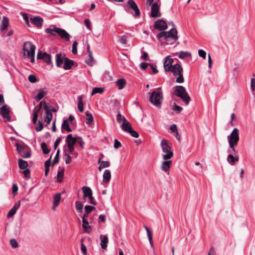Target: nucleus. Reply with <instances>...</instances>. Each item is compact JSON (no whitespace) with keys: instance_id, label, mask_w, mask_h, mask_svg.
I'll return each instance as SVG.
<instances>
[{"instance_id":"f257e3e1","label":"nucleus","mask_w":255,"mask_h":255,"mask_svg":"<svg viewBox=\"0 0 255 255\" xmlns=\"http://www.w3.org/2000/svg\"><path fill=\"white\" fill-rule=\"evenodd\" d=\"M227 139L230 147L228 152L234 155L238 152L236 147L240 140L239 129L237 128H234L230 134L227 136Z\"/></svg>"},{"instance_id":"f03ea898","label":"nucleus","mask_w":255,"mask_h":255,"mask_svg":"<svg viewBox=\"0 0 255 255\" xmlns=\"http://www.w3.org/2000/svg\"><path fill=\"white\" fill-rule=\"evenodd\" d=\"M35 46L30 42H26L24 43L23 50L24 51L23 54L24 57H27L30 59L31 63L35 61L34 55Z\"/></svg>"},{"instance_id":"7ed1b4c3","label":"nucleus","mask_w":255,"mask_h":255,"mask_svg":"<svg viewBox=\"0 0 255 255\" xmlns=\"http://www.w3.org/2000/svg\"><path fill=\"white\" fill-rule=\"evenodd\" d=\"M173 89L175 95L180 98L185 102L186 105H188L190 100V98L186 92V89L182 86H176L174 87Z\"/></svg>"},{"instance_id":"20e7f679","label":"nucleus","mask_w":255,"mask_h":255,"mask_svg":"<svg viewBox=\"0 0 255 255\" xmlns=\"http://www.w3.org/2000/svg\"><path fill=\"white\" fill-rule=\"evenodd\" d=\"M158 38H163L166 41H168L169 38H172L174 41L178 39L177 36V31L176 29L173 28L169 31H161L157 35Z\"/></svg>"},{"instance_id":"39448f33","label":"nucleus","mask_w":255,"mask_h":255,"mask_svg":"<svg viewBox=\"0 0 255 255\" xmlns=\"http://www.w3.org/2000/svg\"><path fill=\"white\" fill-rule=\"evenodd\" d=\"M182 71V66L179 64H176L173 65L169 72L172 73L174 76H178L176 80L177 83H182L184 81Z\"/></svg>"},{"instance_id":"423d86ee","label":"nucleus","mask_w":255,"mask_h":255,"mask_svg":"<svg viewBox=\"0 0 255 255\" xmlns=\"http://www.w3.org/2000/svg\"><path fill=\"white\" fill-rule=\"evenodd\" d=\"M160 146L162 148L163 152V159L164 160L170 159L173 155V151H171V148L169 145L168 144L167 140H162L160 143Z\"/></svg>"},{"instance_id":"0eeeda50","label":"nucleus","mask_w":255,"mask_h":255,"mask_svg":"<svg viewBox=\"0 0 255 255\" xmlns=\"http://www.w3.org/2000/svg\"><path fill=\"white\" fill-rule=\"evenodd\" d=\"M162 93L153 91L149 98V101L155 106L159 107L162 102Z\"/></svg>"},{"instance_id":"6e6552de","label":"nucleus","mask_w":255,"mask_h":255,"mask_svg":"<svg viewBox=\"0 0 255 255\" xmlns=\"http://www.w3.org/2000/svg\"><path fill=\"white\" fill-rule=\"evenodd\" d=\"M16 150L23 158H27L31 156V151L27 147L19 143L15 144Z\"/></svg>"},{"instance_id":"1a4fd4ad","label":"nucleus","mask_w":255,"mask_h":255,"mask_svg":"<svg viewBox=\"0 0 255 255\" xmlns=\"http://www.w3.org/2000/svg\"><path fill=\"white\" fill-rule=\"evenodd\" d=\"M161 15L160 12V4L157 2H154L151 6L150 16L152 17H159Z\"/></svg>"},{"instance_id":"9d476101","label":"nucleus","mask_w":255,"mask_h":255,"mask_svg":"<svg viewBox=\"0 0 255 255\" xmlns=\"http://www.w3.org/2000/svg\"><path fill=\"white\" fill-rule=\"evenodd\" d=\"M127 4L129 7L134 11L133 14V16L138 17L140 15V12L136 3L133 0H128Z\"/></svg>"},{"instance_id":"9b49d317","label":"nucleus","mask_w":255,"mask_h":255,"mask_svg":"<svg viewBox=\"0 0 255 255\" xmlns=\"http://www.w3.org/2000/svg\"><path fill=\"white\" fill-rule=\"evenodd\" d=\"M37 59H43L48 64L51 63V57L46 52H42L41 51L39 50L37 53Z\"/></svg>"},{"instance_id":"f8f14e48","label":"nucleus","mask_w":255,"mask_h":255,"mask_svg":"<svg viewBox=\"0 0 255 255\" xmlns=\"http://www.w3.org/2000/svg\"><path fill=\"white\" fill-rule=\"evenodd\" d=\"M173 59L170 56H166L164 59L163 67L166 72H169L173 66Z\"/></svg>"},{"instance_id":"ddd939ff","label":"nucleus","mask_w":255,"mask_h":255,"mask_svg":"<svg viewBox=\"0 0 255 255\" xmlns=\"http://www.w3.org/2000/svg\"><path fill=\"white\" fill-rule=\"evenodd\" d=\"M44 109L46 113L44 121L47 123V125H49L52 119L53 115L52 114L50 113V108L47 106L46 103H44Z\"/></svg>"},{"instance_id":"4468645a","label":"nucleus","mask_w":255,"mask_h":255,"mask_svg":"<svg viewBox=\"0 0 255 255\" xmlns=\"http://www.w3.org/2000/svg\"><path fill=\"white\" fill-rule=\"evenodd\" d=\"M172 164V161L170 159L164 160L161 162V170L167 173V174H169V170L171 165Z\"/></svg>"},{"instance_id":"2eb2a0df","label":"nucleus","mask_w":255,"mask_h":255,"mask_svg":"<svg viewBox=\"0 0 255 255\" xmlns=\"http://www.w3.org/2000/svg\"><path fill=\"white\" fill-rule=\"evenodd\" d=\"M154 27L155 28L162 31L166 29L167 28V24L164 20L159 19L155 21Z\"/></svg>"},{"instance_id":"dca6fc26","label":"nucleus","mask_w":255,"mask_h":255,"mask_svg":"<svg viewBox=\"0 0 255 255\" xmlns=\"http://www.w3.org/2000/svg\"><path fill=\"white\" fill-rule=\"evenodd\" d=\"M10 110L8 107L6 105H3L0 108V114L3 118L6 119L7 120L9 121Z\"/></svg>"},{"instance_id":"f3484780","label":"nucleus","mask_w":255,"mask_h":255,"mask_svg":"<svg viewBox=\"0 0 255 255\" xmlns=\"http://www.w3.org/2000/svg\"><path fill=\"white\" fill-rule=\"evenodd\" d=\"M82 190L83 193V199L86 200V198H88L91 197L93 195V192L91 189L88 186H83L82 188Z\"/></svg>"},{"instance_id":"a211bd4d","label":"nucleus","mask_w":255,"mask_h":255,"mask_svg":"<svg viewBox=\"0 0 255 255\" xmlns=\"http://www.w3.org/2000/svg\"><path fill=\"white\" fill-rule=\"evenodd\" d=\"M56 66L58 67H61L63 63H64L65 59L67 58L65 55H62L61 54L58 53L56 55Z\"/></svg>"},{"instance_id":"6ab92c4d","label":"nucleus","mask_w":255,"mask_h":255,"mask_svg":"<svg viewBox=\"0 0 255 255\" xmlns=\"http://www.w3.org/2000/svg\"><path fill=\"white\" fill-rule=\"evenodd\" d=\"M57 30V33L62 38L65 39L66 40H69L70 35L65 30L60 28Z\"/></svg>"},{"instance_id":"aec40b11","label":"nucleus","mask_w":255,"mask_h":255,"mask_svg":"<svg viewBox=\"0 0 255 255\" xmlns=\"http://www.w3.org/2000/svg\"><path fill=\"white\" fill-rule=\"evenodd\" d=\"M103 181L105 184H108L111 179V173L109 169L105 170L103 175Z\"/></svg>"},{"instance_id":"412c9836","label":"nucleus","mask_w":255,"mask_h":255,"mask_svg":"<svg viewBox=\"0 0 255 255\" xmlns=\"http://www.w3.org/2000/svg\"><path fill=\"white\" fill-rule=\"evenodd\" d=\"M239 160L238 156H234L232 154H229L227 157V162L231 165H233Z\"/></svg>"},{"instance_id":"4be33fe9","label":"nucleus","mask_w":255,"mask_h":255,"mask_svg":"<svg viewBox=\"0 0 255 255\" xmlns=\"http://www.w3.org/2000/svg\"><path fill=\"white\" fill-rule=\"evenodd\" d=\"M31 22L38 27H40L42 24L43 19L40 16L34 17L30 18Z\"/></svg>"},{"instance_id":"5701e85b","label":"nucleus","mask_w":255,"mask_h":255,"mask_svg":"<svg viewBox=\"0 0 255 255\" xmlns=\"http://www.w3.org/2000/svg\"><path fill=\"white\" fill-rule=\"evenodd\" d=\"M59 28L54 25H51L49 28L46 29L45 32L49 36H55Z\"/></svg>"},{"instance_id":"b1692460","label":"nucleus","mask_w":255,"mask_h":255,"mask_svg":"<svg viewBox=\"0 0 255 255\" xmlns=\"http://www.w3.org/2000/svg\"><path fill=\"white\" fill-rule=\"evenodd\" d=\"M100 238L101 239L100 246L102 249L105 250L107 247V244L109 242L108 238L107 236L102 235L100 236Z\"/></svg>"},{"instance_id":"393cba45","label":"nucleus","mask_w":255,"mask_h":255,"mask_svg":"<svg viewBox=\"0 0 255 255\" xmlns=\"http://www.w3.org/2000/svg\"><path fill=\"white\" fill-rule=\"evenodd\" d=\"M77 141V137L72 136V134H69L67 136L66 142L67 146H74Z\"/></svg>"},{"instance_id":"a878e982","label":"nucleus","mask_w":255,"mask_h":255,"mask_svg":"<svg viewBox=\"0 0 255 255\" xmlns=\"http://www.w3.org/2000/svg\"><path fill=\"white\" fill-rule=\"evenodd\" d=\"M60 199H61V194L60 193H57L54 196L53 205L52 207V209L53 210H56V207L59 204Z\"/></svg>"},{"instance_id":"bb28decb","label":"nucleus","mask_w":255,"mask_h":255,"mask_svg":"<svg viewBox=\"0 0 255 255\" xmlns=\"http://www.w3.org/2000/svg\"><path fill=\"white\" fill-rule=\"evenodd\" d=\"M126 84V80L125 79H119L116 82L117 87L119 90L124 89Z\"/></svg>"},{"instance_id":"cd10ccee","label":"nucleus","mask_w":255,"mask_h":255,"mask_svg":"<svg viewBox=\"0 0 255 255\" xmlns=\"http://www.w3.org/2000/svg\"><path fill=\"white\" fill-rule=\"evenodd\" d=\"M38 93L35 97V99L37 101H39L41 100L47 94V92L42 89L38 90Z\"/></svg>"},{"instance_id":"c85d7f7f","label":"nucleus","mask_w":255,"mask_h":255,"mask_svg":"<svg viewBox=\"0 0 255 255\" xmlns=\"http://www.w3.org/2000/svg\"><path fill=\"white\" fill-rule=\"evenodd\" d=\"M83 225L82 226L84 228V230L86 233H89L91 232L92 228L89 225V223L86 219H83Z\"/></svg>"},{"instance_id":"c756f323","label":"nucleus","mask_w":255,"mask_h":255,"mask_svg":"<svg viewBox=\"0 0 255 255\" xmlns=\"http://www.w3.org/2000/svg\"><path fill=\"white\" fill-rule=\"evenodd\" d=\"M62 132H63V129L66 130L68 132H70L72 129L69 127V123L68 120H64L61 126Z\"/></svg>"},{"instance_id":"7c9ffc66","label":"nucleus","mask_w":255,"mask_h":255,"mask_svg":"<svg viewBox=\"0 0 255 255\" xmlns=\"http://www.w3.org/2000/svg\"><path fill=\"white\" fill-rule=\"evenodd\" d=\"M122 127L124 130L128 132L132 128L130 124L127 120L122 123Z\"/></svg>"},{"instance_id":"2f4dec72","label":"nucleus","mask_w":255,"mask_h":255,"mask_svg":"<svg viewBox=\"0 0 255 255\" xmlns=\"http://www.w3.org/2000/svg\"><path fill=\"white\" fill-rule=\"evenodd\" d=\"M73 65V61L68 58H66L65 60L63 68L65 70H69L71 68Z\"/></svg>"},{"instance_id":"473e14b6","label":"nucleus","mask_w":255,"mask_h":255,"mask_svg":"<svg viewBox=\"0 0 255 255\" xmlns=\"http://www.w3.org/2000/svg\"><path fill=\"white\" fill-rule=\"evenodd\" d=\"M77 99L78 100V109L80 112L82 113L84 111L83 97L82 96H79Z\"/></svg>"},{"instance_id":"72a5a7b5","label":"nucleus","mask_w":255,"mask_h":255,"mask_svg":"<svg viewBox=\"0 0 255 255\" xmlns=\"http://www.w3.org/2000/svg\"><path fill=\"white\" fill-rule=\"evenodd\" d=\"M39 111V109L35 108L33 110V118L32 122L34 124H36L37 122L38 114Z\"/></svg>"},{"instance_id":"f704fd0d","label":"nucleus","mask_w":255,"mask_h":255,"mask_svg":"<svg viewBox=\"0 0 255 255\" xmlns=\"http://www.w3.org/2000/svg\"><path fill=\"white\" fill-rule=\"evenodd\" d=\"M18 164L19 167L21 169H26L28 166V163L27 161L23 160L21 159H18Z\"/></svg>"},{"instance_id":"c9c22d12","label":"nucleus","mask_w":255,"mask_h":255,"mask_svg":"<svg viewBox=\"0 0 255 255\" xmlns=\"http://www.w3.org/2000/svg\"><path fill=\"white\" fill-rule=\"evenodd\" d=\"M9 20L7 18L4 16L1 22L0 29L1 30L5 29L8 25Z\"/></svg>"},{"instance_id":"e433bc0d","label":"nucleus","mask_w":255,"mask_h":255,"mask_svg":"<svg viewBox=\"0 0 255 255\" xmlns=\"http://www.w3.org/2000/svg\"><path fill=\"white\" fill-rule=\"evenodd\" d=\"M86 123L88 125L91 124L93 121V117L92 115L89 113L88 112H87L86 113Z\"/></svg>"},{"instance_id":"4c0bfd02","label":"nucleus","mask_w":255,"mask_h":255,"mask_svg":"<svg viewBox=\"0 0 255 255\" xmlns=\"http://www.w3.org/2000/svg\"><path fill=\"white\" fill-rule=\"evenodd\" d=\"M110 165V163L108 161H103L101 162L100 165L98 167L99 171H101L102 169L106 167H109Z\"/></svg>"},{"instance_id":"58836bf2","label":"nucleus","mask_w":255,"mask_h":255,"mask_svg":"<svg viewBox=\"0 0 255 255\" xmlns=\"http://www.w3.org/2000/svg\"><path fill=\"white\" fill-rule=\"evenodd\" d=\"M191 56V54L187 51H180L179 53L178 57L180 59H183L186 57Z\"/></svg>"},{"instance_id":"ea45409f","label":"nucleus","mask_w":255,"mask_h":255,"mask_svg":"<svg viewBox=\"0 0 255 255\" xmlns=\"http://www.w3.org/2000/svg\"><path fill=\"white\" fill-rule=\"evenodd\" d=\"M41 147L42 148L43 153L46 154L50 152V150L48 148L47 145L45 142H42L41 143Z\"/></svg>"},{"instance_id":"a19ab883","label":"nucleus","mask_w":255,"mask_h":255,"mask_svg":"<svg viewBox=\"0 0 255 255\" xmlns=\"http://www.w3.org/2000/svg\"><path fill=\"white\" fill-rule=\"evenodd\" d=\"M104 89L102 88H99V87H95L94 88L92 92V96L97 94V93H100L101 94L103 92Z\"/></svg>"},{"instance_id":"79ce46f5","label":"nucleus","mask_w":255,"mask_h":255,"mask_svg":"<svg viewBox=\"0 0 255 255\" xmlns=\"http://www.w3.org/2000/svg\"><path fill=\"white\" fill-rule=\"evenodd\" d=\"M83 205L82 203L80 201H76L75 202V207L76 210L79 212H81L83 210Z\"/></svg>"},{"instance_id":"37998d69","label":"nucleus","mask_w":255,"mask_h":255,"mask_svg":"<svg viewBox=\"0 0 255 255\" xmlns=\"http://www.w3.org/2000/svg\"><path fill=\"white\" fill-rule=\"evenodd\" d=\"M117 122L120 123L121 122H124L126 121V119L124 116H123L120 113H118L117 116Z\"/></svg>"},{"instance_id":"c03bdc74","label":"nucleus","mask_w":255,"mask_h":255,"mask_svg":"<svg viewBox=\"0 0 255 255\" xmlns=\"http://www.w3.org/2000/svg\"><path fill=\"white\" fill-rule=\"evenodd\" d=\"M76 142H77V143L79 144V145L80 146V147H81L82 149H83L84 148V145L85 144V142L83 140V139L81 137H80V136L77 137Z\"/></svg>"},{"instance_id":"a18cd8bd","label":"nucleus","mask_w":255,"mask_h":255,"mask_svg":"<svg viewBox=\"0 0 255 255\" xmlns=\"http://www.w3.org/2000/svg\"><path fill=\"white\" fill-rule=\"evenodd\" d=\"M60 152V149H58L52 163L53 165L59 162Z\"/></svg>"},{"instance_id":"49530a36","label":"nucleus","mask_w":255,"mask_h":255,"mask_svg":"<svg viewBox=\"0 0 255 255\" xmlns=\"http://www.w3.org/2000/svg\"><path fill=\"white\" fill-rule=\"evenodd\" d=\"M85 209L86 212L87 213H90L93 210L95 209V207L94 206H90V205H86L85 207Z\"/></svg>"},{"instance_id":"de8ad7c7","label":"nucleus","mask_w":255,"mask_h":255,"mask_svg":"<svg viewBox=\"0 0 255 255\" xmlns=\"http://www.w3.org/2000/svg\"><path fill=\"white\" fill-rule=\"evenodd\" d=\"M78 45V42L76 41H74L72 44V53L74 54H77V47Z\"/></svg>"},{"instance_id":"09e8293b","label":"nucleus","mask_w":255,"mask_h":255,"mask_svg":"<svg viewBox=\"0 0 255 255\" xmlns=\"http://www.w3.org/2000/svg\"><path fill=\"white\" fill-rule=\"evenodd\" d=\"M64 159L66 164H69L71 162V157L67 153H65L64 156Z\"/></svg>"},{"instance_id":"8fccbe9b","label":"nucleus","mask_w":255,"mask_h":255,"mask_svg":"<svg viewBox=\"0 0 255 255\" xmlns=\"http://www.w3.org/2000/svg\"><path fill=\"white\" fill-rule=\"evenodd\" d=\"M10 244L14 249L18 247V243L14 239H12L10 240Z\"/></svg>"},{"instance_id":"3c124183","label":"nucleus","mask_w":255,"mask_h":255,"mask_svg":"<svg viewBox=\"0 0 255 255\" xmlns=\"http://www.w3.org/2000/svg\"><path fill=\"white\" fill-rule=\"evenodd\" d=\"M43 128V126L42 123L41 122H39L38 123L36 124V126L35 128V130L37 131H41Z\"/></svg>"},{"instance_id":"603ef678","label":"nucleus","mask_w":255,"mask_h":255,"mask_svg":"<svg viewBox=\"0 0 255 255\" xmlns=\"http://www.w3.org/2000/svg\"><path fill=\"white\" fill-rule=\"evenodd\" d=\"M24 170L22 172V173L24 175V176L27 178H29L30 177V170L28 168L24 169Z\"/></svg>"},{"instance_id":"864d4df0","label":"nucleus","mask_w":255,"mask_h":255,"mask_svg":"<svg viewBox=\"0 0 255 255\" xmlns=\"http://www.w3.org/2000/svg\"><path fill=\"white\" fill-rule=\"evenodd\" d=\"M147 235L148 238V240L150 243V245L151 246H153V241L152 240V234L151 232L147 233Z\"/></svg>"},{"instance_id":"5fc2aeb1","label":"nucleus","mask_w":255,"mask_h":255,"mask_svg":"<svg viewBox=\"0 0 255 255\" xmlns=\"http://www.w3.org/2000/svg\"><path fill=\"white\" fill-rule=\"evenodd\" d=\"M172 110L177 113H179L182 111L183 109L180 106L175 104V106L172 108Z\"/></svg>"},{"instance_id":"6e6d98bb","label":"nucleus","mask_w":255,"mask_h":255,"mask_svg":"<svg viewBox=\"0 0 255 255\" xmlns=\"http://www.w3.org/2000/svg\"><path fill=\"white\" fill-rule=\"evenodd\" d=\"M29 81L32 83H35L37 81L36 77L34 75H30L28 76Z\"/></svg>"},{"instance_id":"4d7b16f0","label":"nucleus","mask_w":255,"mask_h":255,"mask_svg":"<svg viewBox=\"0 0 255 255\" xmlns=\"http://www.w3.org/2000/svg\"><path fill=\"white\" fill-rule=\"evenodd\" d=\"M198 54L199 55V56L202 57L203 59H206V52L202 50V49H200L198 50Z\"/></svg>"},{"instance_id":"13d9d810","label":"nucleus","mask_w":255,"mask_h":255,"mask_svg":"<svg viewBox=\"0 0 255 255\" xmlns=\"http://www.w3.org/2000/svg\"><path fill=\"white\" fill-rule=\"evenodd\" d=\"M128 133H129L130 135L134 137L137 138L139 136L138 133L132 128L129 131Z\"/></svg>"},{"instance_id":"bf43d9fd","label":"nucleus","mask_w":255,"mask_h":255,"mask_svg":"<svg viewBox=\"0 0 255 255\" xmlns=\"http://www.w3.org/2000/svg\"><path fill=\"white\" fill-rule=\"evenodd\" d=\"M120 42L123 44H126L127 43V36L125 35L122 36L120 37Z\"/></svg>"},{"instance_id":"052dcab7","label":"nucleus","mask_w":255,"mask_h":255,"mask_svg":"<svg viewBox=\"0 0 255 255\" xmlns=\"http://www.w3.org/2000/svg\"><path fill=\"white\" fill-rule=\"evenodd\" d=\"M16 211H17L16 210H14L13 208H12L8 212L7 215V217H10L13 216L16 213Z\"/></svg>"},{"instance_id":"680f3d73","label":"nucleus","mask_w":255,"mask_h":255,"mask_svg":"<svg viewBox=\"0 0 255 255\" xmlns=\"http://www.w3.org/2000/svg\"><path fill=\"white\" fill-rule=\"evenodd\" d=\"M83 239L82 240L81 244V251L84 255L87 254V248L86 246L83 243Z\"/></svg>"},{"instance_id":"e2e57ef3","label":"nucleus","mask_w":255,"mask_h":255,"mask_svg":"<svg viewBox=\"0 0 255 255\" xmlns=\"http://www.w3.org/2000/svg\"><path fill=\"white\" fill-rule=\"evenodd\" d=\"M114 146L115 148H119V147H120L121 146V142L119 141H118V140L117 139H115L114 140Z\"/></svg>"},{"instance_id":"0e129e2a","label":"nucleus","mask_w":255,"mask_h":255,"mask_svg":"<svg viewBox=\"0 0 255 255\" xmlns=\"http://www.w3.org/2000/svg\"><path fill=\"white\" fill-rule=\"evenodd\" d=\"M150 64L146 63H141L140 65V67L142 70H145L148 66H149Z\"/></svg>"},{"instance_id":"69168bd1","label":"nucleus","mask_w":255,"mask_h":255,"mask_svg":"<svg viewBox=\"0 0 255 255\" xmlns=\"http://www.w3.org/2000/svg\"><path fill=\"white\" fill-rule=\"evenodd\" d=\"M63 176V171H59L57 174V181L58 182H61L62 180V178Z\"/></svg>"},{"instance_id":"338daca9","label":"nucleus","mask_w":255,"mask_h":255,"mask_svg":"<svg viewBox=\"0 0 255 255\" xmlns=\"http://www.w3.org/2000/svg\"><path fill=\"white\" fill-rule=\"evenodd\" d=\"M61 140V137H59L55 141L54 144V147L55 149H56L57 148V147L58 146V145H59Z\"/></svg>"},{"instance_id":"774afa93","label":"nucleus","mask_w":255,"mask_h":255,"mask_svg":"<svg viewBox=\"0 0 255 255\" xmlns=\"http://www.w3.org/2000/svg\"><path fill=\"white\" fill-rule=\"evenodd\" d=\"M207 255H216L215 249L213 247H211Z\"/></svg>"}]
</instances>
